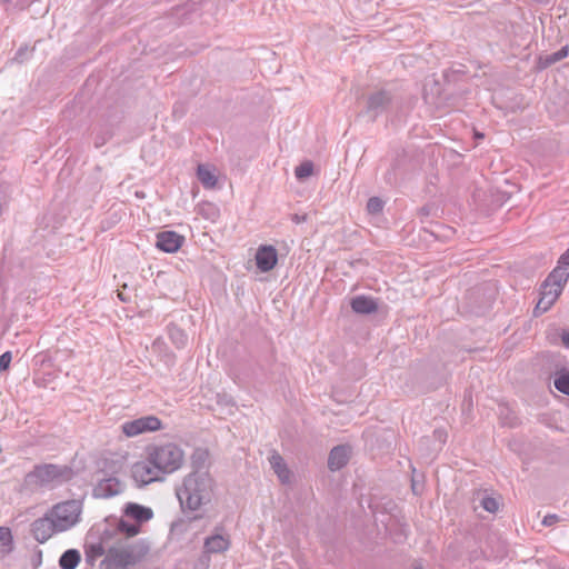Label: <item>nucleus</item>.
I'll list each match as a JSON object with an SVG mask.
<instances>
[{
	"instance_id": "nucleus-20",
	"label": "nucleus",
	"mask_w": 569,
	"mask_h": 569,
	"mask_svg": "<svg viewBox=\"0 0 569 569\" xmlns=\"http://www.w3.org/2000/svg\"><path fill=\"white\" fill-rule=\"evenodd\" d=\"M209 451L206 448H196L191 455V466L193 471H206L204 468L209 460Z\"/></svg>"
},
{
	"instance_id": "nucleus-23",
	"label": "nucleus",
	"mask_w": 569,
	"mask_h": 569,
	"mask_svg": "<svg viewBox=\"0 0 569 569\" xmlns=\"http://www.w3.org/2000/svg\"><path fill=\"white\" fill-rule=\"evenodd\" d=\"M568 56V47H562L560 50L546 56L545 58H540V64L542 68H548L553 63L565 59Z\"/></svg>"
},
{
	"instance_id": "nucleus-28",
	"label": "nucleus",
	"mask_w": 569,
	"mask_h": 569,
	"mask_svg": "<svg viewBox=\"0 0 569 569\" xmlns=\"http://www.w3.org/2000/svg\"><path fill=\"white\" fill-rule=\"evenodd\" d=\"M385 202L379 197H371L367 202V211L370 214H379L382 212Z\"/></svg>"
},
{
	"instance_id": "nucleus-18",
	"label": "nucleus",
	"mask_w": 569,
	"mask_h": 569,
	"mask_svg": "<svg viewBox=\"0 0 569 569\" xmlns=\"http://www.w3.org/2000/svg\"><path fill=\"white\" fill-rule=\"evenodd\" d=\"M269 462L280 481L282 483L288 482L290 479V470L287 468L283 458L278 452H273L269 458Z\"/></svg>"
},
{
	"instance_id": "nucleus-48",
	"label": "nucleus",
	"mask_w": 569,
	"mask_h": 569,
	"mask_svg": "<svg viewBox=\"0 0 569 569\" xmlns=\"http://www.w3.org/2000/svg\"><path fill=\"white\" fill-rule=\"evenodd\" d=\"M200 517L199 516H194L193 518H191L190 520H197L199 519Z\"/></svg>"
},
{
	"instance_id": "nucleus-1",
	"label": "nucleus",
	"mask_w": 569,
	"mask_h": 569,
	"mask_svg": "<svg viewBox=\"0 0 569 569\" xmlns=\"http://www.w3.org/2000/svg\"><path fill=\"white\" fill-rule=\"evenodd\" d=\"M214 481L208 471H192L177 488V497L182 510L196 511L213 497Z\"/></svg>"
},
{
	"instance_id": "nucleus-33",
	"label": "nucleus",
	"mask_w": 569,
	"mask_h": 569,
	"mask_svg": "<svg viewBox=\"0 0 569 569\" xmlns=\"http://www.w3.org/2000/svg\"><path fill=\"white\" fill-rule=\"evenodd\" d=\"M11 531L7 527H0V543H6V541L11 540Z\"/></svg>"
},
{
	"instance_id": "nucleus-11",
	"label": "nucleus",
	"mask_w": 569,
	"mask_h": 569,
	"mask_svg": "<svg viewBox=\"0 0 569 569\" xmlns=\"http://www.w3.org/2000/svg\"><path fill=\"white\" fill-rule=\"evenodd\" d=\"M184 237L176 231H160L157 234L156 247L168 253L177 252L183 244Z\"/></svg>"
},
{
	"instance_id": "nucleus-44",
	"label": "nucleus",
	"mask_w": 569,
	"mask_h": 569,
	"mask_svg": "<svg viewBox=\"0 0 569 569\" xmlns=\"http://www.w3.org/2000/svg\"><path fill=\"white\" fill-rule=\"evenodd\" d=\"M274 569H290V568L288 566H286V565H282V566H279V567H277Z\"/></svg>"
},
{
	"instance_id": "nucleus-4",
	"label": "nucleus",
	"mask_w": 569,
	"mask_h": 569,
	"mask_svg": "<svg viewBox=\"0 0 569 569\" xmlns=\"http://www.w3.org/2000/svg\"><path fill=\"white\" fill-rule=\"evenodd\" d=\"M147 453L162 475L178 470L183 462V451L174 443L149 447Z\"/></svg>"
},
{
	"instance_id": "nucleus-12",
	"label": "nucleus",
	"mask_w": 569,
	"mask_h": 569,
	"mask_svg": "<svg viewBox=\"0 0 569 569\" xmlns=\"http://www.w3.org/2000/svg\"><path fill=\"white\" fill-rule=\"evenodd\" d=\"M124 483L116 477L101 479L93 488V496L97 498H111L124 490Z\"/></svg>"
},
{
	"instance_id": "nucleus-7",
	"label": "nucleus",
	"mask_w": 569,
	"mask_h": 569,
	"mask_svg": "<svg viewBox=\"0 0 569 569\" xmlns=\"http://www.w3.org/2000/svg\"><path fill=\"white\" fill-rule=\"evenodd\" d=\"M131 477L138 487L163 480V475L156 465L151 463L149 455L144 461H138L132 466Z\"/></svg>"
},
{
	"instance_id": "nucleus-21",
	"label": "nucleus",
	"mask_w": 569,
	"mask_h": 569,
	"mask_svg": "<svg viewBox=\"0 0 569 569\" xmlns=\"http://www.w3.org/2000/svg\"><path fill=\"white\" fill-rule=\"evenodd\" d=\"M168 335L171 342L178 348L182 349L188 343L187 333L178 326L171 323L168 326Z\"/></svg>"
},
{
	"instance_id": "nucleus-31",
	"label": "nucleus",
	"mask_w": 569,
	"mask_h": 569,
	"mask_svg": "<svg viewBox=\"0 0 569 569\" xmlns=\"http://www.w3.org/2000/svg\"><path fill=\"white\" fill-rule=\"evenodd\" d=\"M481 506L486 511L491 512V513H495L499 508L498 501L495 498L489 497V496H486L482 498Z\"/></svg>"
},
{
	"instance_id": "nucleus-42",
	"label": "nucleus",
	"mask_w": 569,
	"mask_h": 569,
	"mask_svg": "<svg viewBox=\"0 0 569 569\" xmlns=\"http://www.w3.org/2000/svg\"><path fill=\"white\" fill-rule=\"evenodd\" d=\"M180 525H181L180 522H173V523H172L171 529H172V530H178V527H179Z\"/></svg>"
},
{
	"instance_id": "nucleus-16",
	"label": "nucleus",
	"mask_w": 569,
	"mask_h": 569,
	"mask_svg": "<svg viewBox=\"0 0 569 569\" xmlns=\"http://www.w3.org/2000/svg\"><path fill=\"white\" fill-rule=\"evenodd\" d=\"M569 279V268L558 263V266L552 269V271L545 279V288H561L563 289L565 284Z\"/></svg>"
},
{
	"instance_id": "nucleus-34",
	"label": "nucleus",
	"mask_w": 569,
	"mask_h": 569,
	"mask_svg": "<svg viewBox=\"0 0 569 569\" xmlns=\"http://www.w3.org/2000/svg\"><path fill=\"white\" fill-rule=\"evenodd\" d=\"M559 519L560 518L557 515H547L542 520V525L549 527L558 522Z\"/></svg>"
},
{
	"instance_id": "nucleus-40",
	"label": "nucleus",
	"mask_w": 569,
	"mask_h": 569,
	"mask_svg": "<svg viewBox=\"0 0 569 569\" xmlns=\"http://www.w3.org/2000/svg\"><path fill=\"white\" fill-rule=\"evenodd\" d=\"M539 307H540V303H537L535 309H533V316L535 317L541 316L542 313L548 311L547 309H540Z\"/></svg>"
},
{
	"instance_id": "nucleus-17",
	"label": "nucleus",
	"mask_w": 569,
	"mask_h": 569,
	"mask_svg": "<svg viewBox=\"0 0 569 569\" xmlns=\"http://www.w3.org/2000/svg\"><path fill=\"white\" fill-rule=\"evenodd\" d=\"M229 546V538L219 532H216L214 535L204 539L203 549L207 553H219L226 551Z\"/></svg>"
},
{
	"instance_id": "nucleus-5",
	"label": "nucleus",
	"mask_w": 569,
	"mask_h": 569,
	"mask_svg": "<svg viewBox=\"0 0 569 569\" xmlns=\"http://www.w3.org/2000/svg\"><path fill=\"white\" fill-rule=\"evenodd\" d=\"M48 512L49 516L52 517L58 531L63 532L72 528L79 521L81 506L77 500H68L54 505Z\"/></svg>"
},
{
	"instance_id": "nucleus-22",
	"label": "nucleus",
	"mask_w": 569,
	"mask_h": 569,
	"mask_svg": "<svg viewBox=\"0 0 569 569\" xmlns=\"http://www.w3.org/2000/svg\"><path fill=\"white\" fill-rule=\"evenodd\" d=\"M198 180L204 188H213L217 183V177L214 173L204 164H199L197 169Z\"/></svg>"
},
{
	"instance_id": "nucleus-27",
	"label": "nucleus",
	"mask_w": 569,
	"mask_h": 569,
	"mask_svg": "<svg viewBox=\"0 0 569 569\" xmlns=\"http://www.w3.org/2000/svg\"><path fill=\"white\" fill-rule=\"evenodd\" d=\"M313 172V163L311 161H305L300 163L296 170L295 174L298 180H303L308 177H310Z\"/></svg>"
},
{
	"instance_id": "nucleus-32",
	"label": "nucleus",
	"mask_w": 569,
	"mask_h": 569,
	"mask_svg": "<svg viewBox=\"0 0 569 569\" xmlns=\"http://www.w3.org/2000/svg\"><path fill=\"white\" fill-rule=\"evenodd\" d=\"M12 355L10 351H6L0 356V373L7 371L10 367Z\"/></svg>"
},
{
	"instance_id": "nucleus-41",
	"label": "nucleus",
	"mask_w": 569,
	"mask_h": 569,
	"mask_svg": "<svg viewBox=\"0 0 569 569\" xmlns=\"http://www.w3.org/2000/svg\"><path fill=\"white\" fill-rule=\"evenodd\" d=\"M420 214L428 216L430 213V209L428 207H422L419 210Z\"/></svg>"
},
{
	"instance_id": "nucleus-10",
	"label": "nucleus",
	"mask_w": 569,
	"mask_h": 569,
	"mask_svg": "<svg viewBox=\"0 0 569 569\" xmlns=\"http://www.w3.org/2000/svg\"><path fill=\"white\" fill-rule=\"evenodd\" d=\"M254 259L256 266L261 272H269L277 266V249L271 244H261L257 249Z\"/></svg>"
},
{
	"instance_id": "nucleus-43",
	"label": "nucleus",
	"mask_w": 569,
	"mask_h": 569,
	"mask_svg": "<svg viewBox=\"0 0 569 569\" xmlns=\"http://www.w3.org/2000/svg\"><path fill=\"white\" fill-rule=\"evenodd\" d=\"M498 550H506V547H505V545H503V543H500V542H499V547H498Z\"/></svg>"
},
{
	"instance_id": "nucleus-38",
	"label": "nucleus",
	"mask_w": 569,
	"mask_h": 569,
	"mask_svg": "<svg viewBox=\"0 0 569 569\" xmlns=\"http://www.w3.org/2000/svg\"><path fill=\"white\" fill-rule=\"evenodd\" d=\"M291 220L297 224L302 223V222L307 221V214L300 216L298 213H295V214H292Z\"/></svg>"
},
{
	"instance_id": "nucleus-24",
	"label": "nucleus",
	"mask_w": 569,
	"mask_h": 569,
	"mask_svg": "<svg viewBox=\"0 0 569 569\" xmlns=\"http://www.w3.org/2000/svg\"><path fill=\"white\" fill-rule=\"evenodd\" d=\"M106 552L103 546L101 543H93V545H90L87 549H86V561L87 563H89L90 566H93L94 565V561L103 556Z\"/></svg>"
},
{
	"instance_id": "nucleus-37",
	"label": "nucleus",
	"mask_w": 569,
	"mask_h": 569,
	"mask_svg": "<svg viewBox=\"0 0 569 569\" xmlns=\"http://www.w3.org/2000/svg\"><path fill=\"white\" fill-rule=\"evenodd\" d=\"M385 178L389 184H393L396 182L395 167L386 173Z\"/></svg>"
},
{
	"instance_id": "nucleus-8",
	"label": "nucleus",
	"mask_w": 569,
	"mask_h": 569,
	"mask_svg": "<svg viewBox=\"0 0 569 569\" xmlns=\"http://www.w3.org/2000/svg\"><path fill=\"white\" fill-rule=\"evenodd\" d=\"M162 428L161 420L156 416H144L121 425V430L127 437H136L144 432L157 431Z\"/></svg>"
},
{
	"instance_id": "nucleus-30",
	"label": "nucleus",
	"mask_w": 569,
	"mask_h": 569,
	"mask_svg": "<svg viewBox=\"0 0 569 569\" xmlns=\"http://www.w3.org/2000/svg\"><path fill=\"white\" fill-rule=\"evenodd\" d=\"M32 52L33 48L30 49L28 46H22L16 52L14 57L12 58V61L17 63H23L31 58Z\"/></svg>"
},
{
	"instance_id": "nucleus-39",
	"label": "nucleus",
	"mask_w": 569,
	"mask_h": 569,
	"mask_svg": "<svg viewBox=\"0 0 569 569\" xmlns=\"http://www.w3.org/2000/svg\"><path fill=\"white\" fill-rule=\"evenodd\" d=\"M562 343L566 348H569V330L563 331L561 336Z\"/></svg>"
},
{
	"instance_id": "nucleus-36",
	"label": "nucleus",
	"mask_w": 569,
	"mask_h": 569,
	"mask_svg": "<svg viewBox=\"0 0 569 569\" xmlns=\"http://www.w3.org/2000/svg\"><path fill=\"white\" fill-rule=\"evenodd\" d=\"M558 263L569 268V248L559 257Z\"/></svg>"
},
{
	"instance_id": "nucleus-13",
	"label": "nucleus",
	"mask_w": 569,
	"mask_h": 569,
	"mask_svg": "<svg viewBox=\"0 0 569 569\" xmlns=\"http://www.w3.org/2000/svg\"><path fill=\"white\" fill-rule=\"evenodd\" d=\"M352 448L349 445H338L333 447L328 457V468L331 471L342 469L350 460Z\"/></svg>"
},
{
	"instance_id": "nucleus-14",
	"label": "nucleus",
	"mask_w": 569,
	"mask_h": 569,
	"mask_svg": "<svg viewBox=\"0 0 569 569\" xmlns=\"http://www.w3.org/2000/svg\"><path fill=\"white\" fill-rule=\"evenodd\" d=\"M123 515L141 526L143 522L149 521L153 517V511L149 507L136 502H128L124 506Z\"/></svg>"
},
{
	"instance_id": "nucleus-29",
	"label": "nucleus",
	"mask_w": 569,
	"mask_h": 569,
	"mask_svg": "<svg viewBox=\"0 0 569 569\" xmlns=\"http://www.w3.org/2000/svg\"><path fill=\"white\" fill-rule=\"evenodd\" d=\"M562 290L561 288H545V281L540 286V296L547 299H550L552 301H557L559 296L561 295Z\"/></svg>"
},
{
	"instance_id": "nucleus-9",
	"label": "nucleus",
	"mask_w": 569,
	"mask_h": 569,
	"mask_svg": "<svg viewBox=\"0 0 569 569\" xmlns=\"http://www.w3.org/2000/svg\"><path fill=\"white\" fill-rule=\"evenodd\" d=\"M59 532L48 511L30 525V535L39 543L47 542L53 535Z\"/></svg>"
},
{
	"instance_id": "nucleus-6",
	"label": "nucleus",
	"mask_w": 569,
	"mask_h": 569,
	"mask_svg": "<svg viewBox=\"0 0 569 569\" xmlns=\"http://www.w3.org/2000/svg\"><path fill=\"white\" fill-rule=\"evenodd\" d=\"M393 94L387 89H378L369 92L363 97V109L360 114L369 118L370 121H376L377 118L387 112L393 103Z\"/></svg>"
},
{
	"instance_id": "nucleus-47",
	"label": "nucleus",
	"mask_w": 569,
	"mask_h": 569,
	"mask_svg": "<svg viewBox=\"0 0 569 569\" xmlns=\"http://www.w3.org/2000/svg\"><path fill=\"white\" fill-rule=\"evenodd\" d=\"M413 569H423L421 565H416Z\"/></svg>"
},
{
	"instance_id": "nucleus-15",
	"label": "nucleus",
	"mask_w": 569,
	"mask_h": 569,
	"mask_svg": "<svg viewBox=\"0 0 569 569\" xmlns=\"http://www.w3.org/2000/svg\"><path fill=\"white\" fill-rule=\"evenodd\" d=\"M350 307L353 312L359 315H371L378 310L377 301L368 296H356L350 301Z\"/></svg>"
},
{
	"instance_id": "nucleus-45",
	"label": "nucleus",
	"mask_w": 569,
	"mask_h": 569,
	"mask_svg": "<svg viewBox=\"0 0 569 569\" xmlns=\"http://www.w3.org/2000/svg\"><path fill=\"white\" fill-rule=\"evenodd\" d=\"M423 96H425V99L428 101V99H429V94H428V92H427V89H426V88H425V94H423Z\"/></svg>"
},
{
	"instance_id": "nucleus-46",
	"label": "nucleus",
	"mask_w": 569,
	"mask_h": 569,
	"mask_svg": "<svg viewBox=\"0 0 569 569\" xmlns=\"http://www.w3.org/2000/svg\"><path fill=\"white\" fill-rule=\"evenodd\" d=\"M119 298L122 300V301H126V298L123 297V295L121 292H119Z\"/></svg>"
},
{
	"instance_id": "nucleus-35",
	"label": "nucleus",
	"mask_w": 569,
	"mask_h": 569,
	"mask_svg": "<svg viewBox=\"0 0 569 569\" xmlns=\"http://www.w3.org/2000/svg\"><path fill=\"white\" fill-rule=\"evenodd\" d=\"M555 302L556 301H552L550 299L543 298L541 296H540V299L538 301V303H540L539 308L540 309H547V310H549L553 306Z\"/></svg>"
},
{
	"instance_id": "nucleus-19",
	"label": "nucleus",
	"mask_w": 569,
	"mask_h": 569,
	"mask_svg": "<svg viewBox=\"0 0 569 569\" xmlns=\"http://www.w3.org/2000/svg\"><path fill=\"white\" fill-rule=\"evenodd\" d=\"M81 560V555L77 549H68L66 550L60 559L59 566L61 569H76Z\"/></svg>"
},
{
	"instance_id": "nucleus-2",
	"label": "nucleus",
	"mask_w": 569,
	"mask_h": 569,
	"mask_svg": "<svg viewBox=\"0 0 569 569\" xmlns=\"http://www.w3.org/2000/svg\"><path fill=\"white\" fill-rule=\"evenodd\" d=\"M73 477V469L67 465H37L24 476L22 486L26 490L34 491L41 487L58 486L68 482Z\"/></svg>"
},
{
	"instance_id": "nucleus-49",
	"label": "nucleus",
	"mask_w": 569,
	"mask_h": 569,
	"mask_svg": "<svg viewBox=\"0 0 569 569\" xmlns=\"http://www.w3.org/2000/svg\"><path fill=\"white\" fill-rule=\"evenodd\" d=\"M4 2H9L10 0H3Z\"/></svg>"
},
{
	"instance_id": "nucleus-3",
	"label": "nucleus",
	"mask_w": 569,
	"mask_h": 569,
	"mask_svg": "<svg viewBox=\"0 0 569 569\" xmlns=\"http://www.w3.org/2000/svg\"><path fill=\"white\" fill-rule=\"evenodd\" d=\"M147 546H129L127 548H110L106 558L100 562V569H127L140 562L148 553Z\"/></svg>"
},
{
	"instance_id": "nucleus-25",
	"label": "nucleus",
	"mask_w": 569,
	"mask_h": 569,
	"mask_svg": "<svg viewBox=\"0 0 569 569\" xmlns=\"http://www.w3.org/2000/svg\"><path fill=\"white\" fill-rule=\"evenodd\" d=\"M117 529L128 538L134 537L140 532V526L138 523H131L124 519L119 520Z\"/></svg>"
},
{
	"instance_id": "nucleus-26",
	"label": "nucleus",
	"mask_w": 569,
	"mask_h": 569,
	"mask_svg": "<svg viewBox=\"0 0 569 569\" xmlns=\"http://www.w3.org/2000/svg\"><path fill=\"white\" fill-rule=\"evenodd\" d=\"M555 388L560 391L563 395L569 396V372L563 371L559 373L555 381H553Z\"/></svg>"
}]
</instances>
